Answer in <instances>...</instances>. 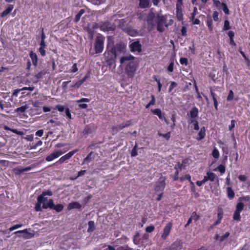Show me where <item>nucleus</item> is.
Here are the masks:
<instances>
[{
  "mask_svg": "<svg viewBox=\"0 0 250 250\" xmlns=\"http://www.w3.org/2000/svg\"><path fill=\"white\" fill-rule=\"evenodd\" d=\"M100 147L98 146V144L97 143H93L90 145H89L87 148V150L89 151L90 150H93L95 149L96 148H99Z\"/></svg>",
  "mask_w": 250,
  "mask_h": 250,
  "instance_id": "obj_44",
  "label": "nucleus"
},
{
  "mask_svg": "<svg viewBox=\"0 0 250 250\" xmlns=\"http://www.w3.org/2000/svg\"><path fill=\"white\" fill-rule=\"evenodd\" d=\"M3 129L5 130L11 131V132L19 135H22L24 134V132L22 131H19L17 129L11 128L7 125H4L3 126Z\"/></svg>",
  "mask_w": 250,
  "mask_h": 250,
  "instance_id": "obj_28",
  "label": "nucleus"
},
{
  "mask_svg": "<svg viewBox=\"0 0 250 250\" xmlns=\"http://www.w3.org/2000/svg\"><path fill=\"white\" fill-rule=\"evenodd\" d=\"M227 35L229 38V45L232 47L236 46V44L234 40V37L235 36L234 32L232 31H229L227 33Z\"/></svg>",
  "mask_w": 250,
  "mask_h": 250,
  "instance_id": "obj_20",
  "label": "nucleus"
},
{
  "mask_svg": "<svg viewBox=\"0 0 250 250\" xmlns=\"http://www.w3.org/2000/svg\"><path fill=\"white\" fill-rule=\"evenodd\" d=\"M131 123V120H128L125 123H123L119 125L113 126L111 127L110 132L113 135H115L123 128L129 126Z\"/></svg>",
  "mask_w": 250,
  "mask_h": 250,
  "instance_id": "obj_7",
  "label": "nucleus"
},
{
  "mask_svg": "<svg viewBox=\"0 0 250 250\" xmlns=\"http://www.w3.org/2000/svg\"><path fill=\"white\" fill-rule=\"evenodd\" d=\"M67 150L62 151L61 149L55 150L52 153L48 155L46 158L45 160L47 162H50L54 159L59 157L60 156L62 155L63 153L66 152Z\"/></svg>",
  "mask_w": 250,
  "mask_h": 250,
  "instance_id": "obj_11",
  "label": "nucleus"
},
{
  "mask_svg": "<svg viewBox=\"0 0 250 250\" xmlns=\"http://www.w3.org/2000/svg\"><path fill=\"white\" fill-rule=\"evenodd\" d=\"M154 229H155V227L154 226H147L146 228V232H149V233L152 232V231H154Z\"/></svg>",
  "mask_w": 250,
  "mask_h": 250,
  "instance_id": "obj_59",
  "label": "nucleus"
},
{
  "mask_svg": "<svg viewBox=\"0 0 250 250\" xmlns=\"http://www.w3.org/2000/svg\"><path fill=\"white\" fill-rule=\"evenodd\" d=\"M166 22L167 18L165 16L157 15L156 21L157 31L163 32L165 30V27H168V24Z\"/></svg>",
  "mask_w": 250,
  "mask_h": 250,
  "instance_id": "obj_4",
  "label": "nucleus"
},
{
  "mask_svg": "<svg viewBox=\"0 0 250 250\" xmlns=\"http://www.w3.org/2000/svg\"><path fill=\"white\" fill-rule=\"evenodd\" d=\"M206 136V128L204 126L202 127L198 134V137L196 138L197 140H201L203 139Z\"/></svg>",
  "mask_w": 250,
  "mask_h": 250,
  "instance_id": "obj_29",
  "label": "nucleus"
},
{
  "mask_svg": "<svg viewBox=\"0 0 250 250\" xmlns=\"http://www.w3.org/2000/svg\"><path fill=\"white\" fill-rule=\"evenodd\" d=\"M166 187L165 179H159L156 182L154 188V190L156 193L163 192L164 189Z\"/></svg>",
  "mask_w": 250,
  "mask_h": 250,
  "instance_id": "obj_12",
  "label": "nucleus"
},
{
  "mask_svg": "<svg viewBox=\"0 0 250 250\" xmlns=\"http://www.w3.org/2000/svg\"><path fill=\"white\" fill-rule=\"evenodd\" d=\"M137 145L135 144V146L132 149V151L131 152V156L132 157H135L138 155L137 151Z\"/></svg>",
  "mask_w": 250,
  "mask_h": 250,
  "instance_id": "obj_50",
  "label": "nucleus"
},
{
  "mask_svg": "<svg viewBox=\"0 0 250 250\" xmlns=\"http://www.w3.org/2000/svg\"><path fill=\"white\" fill-rule=\"evenodd\" d=\"M222 10L223 11H224V12L226 14H229V9L227 5V4L225 3H223V4H222Z\"/></svg>",
  "mask_w": 250,
  "mask_h": 250,
  "instance_id": "obj_49",
  "label": "nucleus"
},
{
  "mask_svg": "<svg viewBox=\"0 0 250 250\" xmlns=\"http://www.w3.org/2000/svg\"><path fill=\"white\" fill-rule=\"evenodd\" d=\"M48 208H49L51 209H54L57 212H60L63 210L64 206L63 205L61 204L55 205L54 204L53 200L50 199L48 200V203L46 204H43L42 206V208L43 209H47Z\"/></svg>",
  "mask_w": 250,
  "mask_h": 250,
  "instance_id": "obj_5",
  "label": "nucleus"
},
{
  "mask_svg": "<svg viewBox=\"0 0 250 250\" xmlns=\"http://www.w3.org/2000/svg\"><path fill=\"white\" fill-rule=\"evenodd\" d=\"M172 227V223L171 222H169L166 224L164 228L163 233L161 235V238L162 239L166 240L167 239L170 232Z\"/></svg>",
  "mask_w": 250,
  "mask_h": 250,
  "instance_id": "obj_13",
  "label": "nucleus"
},
{
  "mask_svg": "<svg viewBox=\"0 0 250 250\" xmlns=\"http://www.w3.org/2000/svg\"><path fill=\"white\" fill-rule=\"evenodd\" d=\"M227 194L228 198L229 200H232L234 198L235 192L231 187H229L227 188Z\"/></svg>",
  "mask_w": 250,
  "mask_h": 250,
  "instance_id": "obj_27",
  "label": "nucleus"
},
{
  "mask_svg": "<svg viewBox=\"0 0 250 250\" xmlns=\"http://www.w3.org/2000/svg\"><path fill=\"white\" fill-rule=\"evenodd\" d=\"M99 27L103 31H114L116 29V26L114 23L109 21L101 22Z\"/></svg>",
  "mask_w": 250,
  "mask_h": 250,
  "instance_id": "obj_8",
  "label": "nucleus"
},
{
  "mask_svg": "<svg viewBox=\"0 0 250 250\" xmlns=\"http://www.w3.org/2000/svg\"><path fill=\"white\" fill-rule=\"evenodd\" d=\"M197 12V8L196 7H194L193 8V12L191 13V21H193L194 19Z\"/></svg>",
  "mask_w": 250,
  "mask_h": 250,
  "instance_id": "obj_63",
  "label": "nucleus"
},
{
  "mask_svg": "<svg viewBox=\"0 0 250 250\" xmlns=\"http://www.w3.org/2000/svg\"><path fill=\"white\" fill-rule=\"evenodd\" d=\"M155 18L156 15L152 11H150L146 16L145 21H146L149 31H152L155 26L154 20Z\"/></svg>",
  "mask_w": 250,
  "mask_h": 250,
  "instance_id": "obj_6",
  "label": "nucleus"
},
{
  "mask_svg": "<svg viewBox=\"0 0 250 250\" xmlns=\"http://www.w3.org/2000/svg\"><path fill=\"white\" fill-rule=\"evenodd\" d=\"M206 24L208 26V28L210 32L212 31L213 27V21L210 17H207V19L206 21Z\"/></svg>",
  "mask_w": 250,
  "mask_h": 250,
  "instance_id": "obj_31",
  "label": "nucleus"
},
{
  "mask_svg": "<svg viewBox=\"0 0 250 250\" xmlns=\"http://www.w3.org/2000/svg\"><path fill=\"white\" fill-rule=\"evenodd\" d=\"M85 13V10L83 9H81L78 14L76 15L75 19L74 20V21L76 23L78 22L82 16L83 14Z\"/></svg>",
  "mask_w": 250,
  "mask_h": 250,
  "instance_id": "obj_33",
  "label": "nucleus"
},
{
  "mask_svg": "<svg viewBox=\"0 0 250 250\" xmlns=\"http://www.w3.org/2000/svg\"><path fill=\"white\" fill-rule=\"evenodd\" d=\"M180 62L181 64L187 66L188 64V59L187 58L182 57L180 59Z\"/></svg>",
  "mask_w": 250,
  "mask_h": 250,
  "instance_id": "obj_48",
  "label": "nucleus"
},
{
  "mask_svg": "<svg viewBox=\"0 0 250 250\" xmlns=\"http://www.w3.org/2000/svg\"><path fill=\"white\" fill-rule=\"evenodd\" d=\"M13 8V5H9L6 8V9L5 10H4L1 14H0V17L1 18H4L6 17L7 15L11 13Z\"/></svg>",
  "mask_w": 250,
  "mask_h": 250,
  "instance_id": "obj_22",
  "label": "nucleus"
},
{
  "mask_svg": "<svg viewBox=\"0 0 250 250\" xmlns=\"http://www.w3.org/2000/svg\"><path fill=\"white\" fill-rule=\"evenodd\" d=\"M136 70V66L134 62H129L125 67V72L129 78H132Z\"/></svg>",
  "mask_w": 250,
  "mask_h": 250,
  "instance_id": "obj_10",
  "label": "nucleus"
},
{
  "mask_svg": "<svg viewBox=\"0 0 250 250\" xmlns=\"http://www.w3.org/2000/svg\"><path fill=\"white\" fill-rule=\"evenodd\" d=\"M88 228L87 229V231L88 232H93L95 229V224L94 221H89L88 223Z\"/></svg>",
  "mask_w": 250,
  "mask_h": 250,
  "instance_id": "obj_35",
  "label": "nucleus"
},
{
  "mask_svg": "<svg viewBox=\"0 0 250 250\" xmlns=\"http://www.w3.org/2000/svg\"><path fill=\"white\" fill-rule=\"evenodd\" d=\"M40 46L39 48V51L42 57L45 56L46 55L45 49L47 46L45 41H41L40 43Z\"/></svg>",
  "mask_w": 250,
  "mask_h": 250,
  "instance_id": "obj_18",
  "label": "nucleus"
},
{
  "mask_svg": "<svg viewBox=\"0 0 250 250\" xmlns=\"http://www.w3.org/2000/svg\"><path fill=\"white\" fill-rule=\"evenodd\" d=\"M104 55L106 59L109 61H114L117 58V54L116 52L114 41L109 38L107 39Z\"/></svg>",
  "mask_w": 250,
  "mask_h": 250,
  "instance_id": "obj_1",
  "label": "nucleus"
},
{
  "mask_svg": "<svg viewBox=\"0 0 250 250\" xmlns=\"http://www.w3.org/2000/svg\"><path fill=\"white\" fill-rule=\"evenodd\" d=\"M29 56L31 59L33 64L35 66H37L38 63V58L37 54L31 50L29 53Z\"/></svg>",
  "mask_w": 250,
  "mask_h": 250,
  "instance_id": "obj_19",
  "label": "nucleus"
},
{
  "mask_svg": "<svg viewBox=\"0 0 250 250\" xmlns=\"http://www.w3.org/2000/svg\"><path fill=\"white\" fill-rule=\"evenodd\" d=\"M192 220L196 221L199 219V215L197 214L196 212L194 211L192 213L191 217Z\"/></svg>",
  "mask_w": 250,
  "mask_h": 250,
  "instance_id": "obj_51",
  "label": "nucleus"
},
{
  "mask_svg": "<svg viewBox=\"0 0 250 250\" xmlns=\"http://www.w3.org/2000/svg\"><path fill=\"white\" fill-rule=\"evenodd\" d=\"M134 60V57L131 55L128 56H124L121 58L120 62L121 64H123L125 61H132Z\"/></svg>",
  "mask_w": 250,
  "mask_h": 250,
  "instance_id": "obj_32",
  "label": "nucleus"
},
{
  "mask_svg": "<svg viewBox=\"0 0 250 250\" xmlns=\"http://www.w3.org/2000/svg\"><path fill=\"white\" fill-rule=\"evenodd\" d=\"M33 167H34L33 166H30L26 167L24 168H21V167H16L14 169V173L15 174V175H20L21 174H22V173H23L24 172L28 171L31 170Z\"/></svg>",
  "mask_w": 250,
  "mask_h": 250,
  "instance_id": "obj_15",
  "label": "nucleus"
},
{
  "mask_svg": "<svg viewBox=\"0 0 250 250\" xmlns=\"http://www.w3.org/2000/svg\"><path fill=\"white\" fill-rule=\"evenodd\" d=\"M244 208V205L242 202H238L236 206L235 210L240 212H241Z\"/></svg>",
  "mask_w": 250,
  "mask_h": 250,
  "instance_id": "obj_41",
  "label": "nucleus"
},
{
  "mask_svg": "<svg viewBox=\"0 0 250 250\" xmlns=\"http://www.w3.org/2000/svg\"><path fill=\"white\" fill-rule=\"evenodd\" d=\"M223 211L222 208H219L218 209V213H217V220L220 221L221 222V220L223 218Z\"/></svg>",
  "mask_w": 250,
  "mask_h": 250,
  "instance_id": "obj_43",
  "label": "nucleus"
},
{
  "mask_svg": "<svg viewBox=\"0 0 250 250\" xmlns=\"http://www.w3.org/2000/svg\"><path fill=\"white\" fill-rule=\"evenodd\" d=\"M217 169L221 174L224 173L226 171V167L225 165L221 164L220 165L218 166Z\"/></svg>",
  "mask_w": 250,
  "mask_h": 250,
  "instance_id": "obj_46",
  "label": "nucleus"
},
{
  "mask_svg": "<svg viewBox=\"0 0 250 250\" xmlns=\"http://www.w3.org/2000/svg\"><path fill=\"white\" fill-rule=\"evenodd\" d=\"M176 17L178 21H181L183 19L182 6H176Z\"/></svg>",
  "mask_w": 250,
  "mask_h": 250,
  "instance_id": "obj_25",
  "label": "nucleus"
},
{
  "mask_svg": "<svg viewBox=\"0 0 250 250\" xmlns=\"http://www.w3.org/2000/svg\"><path fill=\"white\" fill-rule=\"evenodd\" d=\"M22 226V224H16L9 228L10 231H13L16 229H19Z\"/></svg>",
  "mask_w": 250,
  "mask_h": 250,
  "instance_id": "obj_61",
  "label": "nucleus"
},
{
  "mask_svg": "<svg viewBox=\"0 0 250 250\" xmlns=\"http://www.w3.org/2000/svg\"><path fill=\"white\" fill-rule=\"evenodd\" d=\"M225 154H226V155L223 156V159H222V160L221 161V163H222V164H223V165H225L226 163L227 162V160H228V156H227V155L228 154V151H227L225 152Z\"/></svg>",
  "mask_w": 250,
  "mask_h": 250,
  "instance_id": "obj_60",
  "label": "nucleus"
},
{
  "mask_svg": "<svg viewBox=\"0 0 250 250\" xmlns=\"http://www.w3.org/2000/svg\"><path fill=\"white\" fill-rule=\"evenodd\" d=\"M234 97V93L232 90H230L229 93V94L227 97V100L228 101H230L233 100Z\"/></svg>",
  "mask_w": 250,
  "mask_h": 250,
  "instance_id": "obj_52",
  "label": "nucleus"
},
{
  "mask_svg": "<svg viewBox=\"0 0 250 250\" xmlns=\"http://www.w3.org/2000/svg\"><path fill=\"white\" fill-rule=\"evenodd\" d=\"M173 67H174V60L171 59L170 62L167 66V71L169 72H172L173 71Z\"/></svg>",
  "mask_w": 250,
  "mask_h": 250,
  "instance_id": "obj_42",
  "label": "nucleus"
},
{
  "mask_svg": "<svg viewBox=\"0 0 250 250\" xmlns=\"http://www.w3.org/2000/svg\"><path fill=\"white\" fill-rule=\"evenodd\" d=\"M215 178V174L212 172L208 171L207 172L206 175L204 176L203 180L204 181L205 183L207 182L208 181L213 182L214 181Z\"/></svg>",
  "mask_w": 250,
  "mask_h": 250,
  "instance_id": "obj_16",
  "label": "nucleus"
},
{
  "mask_svg": "<svg viewBox=\"0 0 250 250\" xmlns=\"http://www.w3.org/2000/svg\"><path fill=\"white\" fill-rule=\"evenodd\" d=\"M236 125V122L235 120H232L231 121V124L229 126V130H231L232 128H233L235 125Z\"/></svg>",
  "mask_w": 250,
  "mask_h": 250,
  "instance_id": "obj_62",
  "label": "nucleus"
},
{
  "mask_svg": "<svg viewBox=\"0 0 250 250\" xmlns=\"http://www.w3.org/2000/svg\"><path fill=\"white\" fill-rule=\"evenodd\" d=\"M151 111L153 114L157 115L160 119L163 120V118H165V113H162L160 109L156 108L155 109H151Z\"/></svg>",
  "mask_w": 250,
  "mask_h": 250,
  "instance_id": "obj_23",
  "label": "nucleus"
},
{
  "mask_svg": "<svg viewBox=\"0 0 250 250\" xmlns=\"http://www.w3.org/2000/svg\"><path fill=\"white\" fill-rule=\"evenodd\" d=\"M82 82L79 80L74 84L71 86V87L79 88L82 85Z\"/></svg>",
  "mask_w": 250,
  "mask_h": 250,
  "instance_id": "obj_64",
  "label": "nucleus"
},
{
  "mask_svg": "<svg viewBox=\"0 0 250 250\" xmlns=\"http://www.w3.org/2000/svg\"><path fill=\"white\" fill-rule=\"evenodd\" d=\"M139 6L141 8H146L150 7V0H139Z\"/></svg>",
  "mask_w": 250,
  "mask_h": 250,
  "instance_id": "obj_24",
  "label": "nucleus"
},
{
  "mask_svg": "<svg viewBox=\"0 0 250 250\" xmlns=\"http://www.w3.org/2000/svg\"><path fill=\"white\" fill-rule=\"evenodd\" d=\"M152 78L154 79V80L155 81L157 82V85H158V91L160 92L161 90V89H162V84L161 83L160 79H158L157 78V76H156V75L153 76Z\"/></svg>",
  "mask_w": 250,
  "mask_h": 250,
  "instance_id": "obj_37",
  "label": "nucleus"
},
{
  "mask_svg": "<svg viewBox=\"0 0 250 250\" xmlns=\"http://www.w3.org/2000/svg\"><path fill=\"white\" fill-rule=\"evenodd\" d=\"M240 212H241L236 210L234 211L233 215V219L234 220L236 221H240L241 220Z\"/></svg>",
  "mask_w": 250,
  "mask_h": 250,
  "instance_id": "obj_36",
  "label": "nucleus"
},
{
  "mask_svg": "<svg viewBox=\"0 0 250 250\" xmlns=\"http://www.w3.org/2000/svg\"><path fill=\"white\" fill-rule=\"evenodd\" d=\"M219 13L217 11H214L212 14V18L213 19V20L215 21H219V18H218Z\"/></svg>",
  "mask_w": 250,
  "mask_h": 250,
  "instance_id": "obj_57",
  "label": "nucleus"
},
{
  "mask_svg": "<svg viewBox=\"0 0 250 250\" xmlns=\"http://www.w3.org/2000/svg\"><path fill=\"white\" fill-rule=\"evenodd\" d=\"M53 195V193L51 190H48L47 191H42V193L38 197L37 202L35 205V209L36 211H42V208L41 205L46 204L45 202L47 200V198L46 196H51Z\"/></svg>",
  "mask_w": 250,
  "mask_h": 250,
  "instance_id": "obj_2",
  "label": "nucleus"
},
{
  "mask_svg": "<svg viewBox=\"0 0 250 250\" xmlns=\"http://www.w3.org/2000/svg\"><path fill=\"white\" fill-rule=\"evenodd\" d=\"M96 153L93 151H91L86 157L83 159V164H88L90 162L93 161L95 158Z\"/></svg>",
  "mask_w": 250,
  "mask_h": 250,
  "instance_id": "obj_17",
  "label": "nucleus"
},
{
  "mask_svg": "<svg viewBox=\"0 0 250 250\" xmlns=\"http://www.w3.org/2000/svg\"><path fill=\"white\" fill-rule=\"evenodd\" d=\"M43 73L42 71L38 72L35 75V78L36 79V81L35 83H37L39 79H40L42 77Z\"/></svg>",
  "mask_w": 250,
  "mask_h": 250,
  "instance_id": "obj_53",
  "label": "nucleus"
},
{
  "mask_svg": "<svg viewBox=\"0 0 250 250\" xmlns=\"http://www.w3.org/2000/svg\"><path fill=\"white\" fill-rule=\"evenodd\" d=\"M15 234H18V233H23V235L22 236L24 238H29L28 237V235H30L31 234L29 233L27 231V229H25L24 230H18L17 231H15L14 232ZM31 236H30L31 237Z\"/></svg>",
  "mask_w": 250,
  "mask_h": 250,
  "instance_id": "obj_34",
  "label": "nucleus"
},
{
  "mask_svg": "<svg viewBox=\"0 0 250 250\" xmlns=\"http://www.w3.org/2000/svg\"><path fill=\"white\" fill-rule=\"evenodd\" d=\"M244 201L246 202L250 201V196L249 195L241 197L238 199V201Z\"/></svg>",
  "mask_w": 250,
  "mask_h": 250,
  "instance_id": "obj_58",
  "label": "nucleus"
},
{
  "mask_svg": "<svg viewBox=\"0 0 250 250\" xmlns=\"http://www.w3.org/2000/svg\"><path fill=\"white\" fill-rule=\"evenodd\" d=\"M159 135L165 138L167 140H168L170 137L171 134L170 132H168L165 134L159 133Z\"/></svg>",
  "mask_w": 250,
  "mask_h": 250,
  "instance_id": "obj_55",
  "label": "nucleus"
},
{
  "mask_svg": "<svg viewBox=\"0 0 250 250\" xmlns=\"http://www.w3.org/2000/svg\"><path fill=\"white\" fill-rule=\"evenodd\" d=\"M177 85V83L175 82H171L169 87L168 91L171 92Z\"/></svg>",
  "mask_w": 250,
  "mask_h": 250,
  "instance_id": "obj_56",
  "label": "nucleus"
},
{
  "mask_svg": "<svg viewBox=\"0 0 250 250\" xmlns=\"http://www.w3.org/2000/svg\"><path fill=\"white\" fill-rule=\"evenodd\" d=\"M28 108V106L26 104V105H24L23 106H21L20 107H18L15 110V111L16 112H20V113H23Z\"/></svg>",
  "mask_w": 250,
  "mask_h": 250,
  "instance_id": "obj_38",
  "label": "nucleus"
},
{
  "mask_svg": "<svg viewBox=\"0 0 250 250\" xmlns=\"http://www.w3.org/2000/svg\"><path fill=\"white\" fill-rule=\"evenodd\" d=\"M82 208L81 205L77 202H73L69 204L68 209L70 210L72 209H80Z\"/></svg>",
  "mask_w": 250,
  "mask_h": 250,
  "instance_id": "obj_26",
  "label": "nucleus"
},
{
  "mask_svg": "<svg viewBox=\"0 0 250 250\" xmlns=\"http://www.w3.org/2000/svg\"><path fill=\"white\" fill-rule=\"evenodd\" d=\"M78 151V149H75L72 151H70L66 154L63 155L62 157H61L58 161L56 162L53 165H58L60 164H62L64 163L65 161L69 160Z\"/></svg>",
  "mask_w": 250,
  "mask_h": 250,
  "instance_id": "obj_9",
  "label": "nucleus"
},
{
  "mask_svg": "<svg viewBox=\"0 0 250 250\" xmlns=\"http://www.w3.org/2000/svg\"><path fill=\"white\" fill-rule=\"evenodd\" d=\"M180 246L176 243H173L170 247V250H180Z\"/></svg>",
  "mask_w": 250,
  "mask_h": 250,
  "instance_id": "obj_47",
  "label": "nucleus"
},
{
  "mask_svg": "<svg viewBox=\"0 0 250 250\" xmlns=\"http://www.w3.org/2000/svg\"><path fill=\"white\" fill-rule=\"evenodd\" d=\"M115 47L116 48V52H117V54L118 53H122L125 48V46L124 44H123L122 43H116L115 45Z\"/></svg>",
  "mask_w": 250,
  "mask_h": 250,
  "instance_id": "obj_30",
  "label": "nucleus"
},
{
  "mask_svg": "<svg viewBox=\"0 0 250 250\" xmlns=\"http://www.w3.org/2000/svg\"><path fill=\"white\" fill-rule=\"evenodd\" d=\"M130 47L132 51H138V52L142 51V45L138 41L134 42L130 44Z\"/></svg>",
  "mask_w": 250,
  "mask_h": 250,
  "instance_id": "obj_14",
  "label": "nucleus"
},
{
  "mask_svg": "<svg viewBox=\"0 0 250 250\" xmlns=\"http://www.w3.org/2000/svg\"><path fill=\"white\" fill-rule=\"evenodd\" d=\"M230 235V233L229 232H226L225 234L220 236V242H223L224 240L227 239Z\"/></svg>",
  "mask_w": 250,
  "mask_h": 250,
  "instance_id": "obj_54",
  "label": "nucleus"
},
{
  "mask_svg": "<svg viewBox=\"0 0 250 250\" xmlns=\"http://www.w3.org/2000/svg\"><path fill=\"white\" fill-rule=\"evenodd\" d=\"M231 28V27L230 26L229 21L226 20L224 21V24L223 27V31H227Z\"/></svg>",
  "mask_w": 250,
  "mask_h": 250,
  "instance_id": "obj_39",
  "label": "nucleus"
},
{
  "mask_svg": "<svg viewBox=\"0 0 250 250\" xmlns=\"http://www.w3.org/2000/svg\"><path fill=\"white\" fill-rule=\"evenodd\" d=\"M104 37L102 35L96 37L94 44V49L96 54L101 53L103 52L104 48Z\"/></svg>",
  "mask_w": 250,
  "mask_h": 250,
  "instance_id": "obj_3",
  "label": "nucleus"
},
{
  "mask_svg": "<svg viewBox=\"0 0 250 250\" xmlns=\"http://www.w3.org/2000/svg\"><path fill=\"white\" fill-rule=\"evenodd\" d=\"M198 113L199 111L198 108L195 106L192 107L189 113L190 117L191 118L190 119L196 120V117L198 115Z\"/></svg>",
  "mask_w": 250,
  "mask_h": 250,
  "instance_id": "obj_21",
  "label": "nucleus"
},
{
  "mask_svg": "<svg viewBox=\"0 0 250 250\" xmlns=\"http://www.w3.org/2000/svg\"><path fill=\"white\" fill-rule=\"evenodd\" d=\"M189 123L192 124L193 125L194 130H198L199 129L198 123L196 119V120L190 119Z\"/></svg>",
  "mask_w": 250,
  "mask_h": 250,
  "instance_id": "obj_40",
  "label": "nucleus"
},
{
  "mask_svg": "<svg viewBox=\"0 0 250 250\" xmlns=\"http://www.w3.org/2000/svg\"><path fill=\"white\" fill-rule=\"evenodd\" d=\"M212 155L213 157L215 159H217L219 158L220 154L219 151L216 148L213 149L212 152Z\"/></svg>",
  "mask_w": 250,
  "mask_h": 250,
  "instance_id": "obj_45",
  "label": "nucleus"
}]
</instances>
